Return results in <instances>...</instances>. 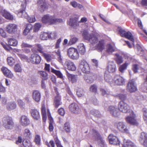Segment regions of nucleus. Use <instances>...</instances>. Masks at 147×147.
Returning a JSON list of instances; mask_svg holds the SVG:
<instances>
[{
    "label": "nucleus",
    "instance_id": "nucleus-1",
    "mask_svg": "<svg viewBox=\"0 0 147 147\" xmlns=\"http://www.w3.org/2000/svg\"><path fill=\"white\" fill-rule=\"evenodd\" d=\"M82 35L84 39L88 40L93 45H95V49L98 51L102 52L104 49L105 47L104 40L99 39L97 35L93 33L89 34L87 32L84 31Z\"/></svg>",
    "mask_w": 147,
    "mask_h": 147
},
{
    "label": "nucleus",
    "instance_id": "nucleus-2",
    "mask_svg": "<svg viewBox=\"0 0 147 147\" xmlns=\"http://www.w3.org/2000/svg\"><path fill=\"white\" fill-rule=\"evenodd\" d=\"M43 23L49 25L54 24L57 22H61L62 20L56 18L55 17L48 14L44 15L42 18Z\"/></svg>",
    "mask_w": 147,
    "mask_h": 147
},
{
    "label": "nucleus",
    "instance_id": "nucleus-3",
    "mask_svg": "<svg viewBox=\"0 0 147 147\" xmlns=\"http://www.w3.org/2000/svg\"><path fill=\"white\" fill-rule=\"evenodd\" d=\"M2 122L3 126L7 129H11L14 126L12 118L8 116H5L3 117Z\"/></svg>",
    "mask_w": 147,
    "mask_h": 147
},
{
    "label": "nucleus",
    "instance_id": "nucleus-4",
    "mask_svg": "<svg viewBox=\"0 0 147 147\" xmlns=\"http://www.w3.org/2000/svg\"><path fill=\"white\" fill-rule=\"evenodd\" d=\"M67 53L69 57L71 59L77 60L79 58V53L76 49L70 48L67 50Z\"/></svg>",
    "mask_w": 147,
    "mask_h": 147
},
{
    "label": "nucleus",
    "instance_id": "nucleus-5",
    "mask_svg": "<svg viewBox=\"0 0 147 147\" xmlns=\"http://www.w3.org/2000/svg\"><path fill=\"white\" fill-rule=\"evenodd\" d=\"M118 107L119 110L123 113H126L129 112V107L125 101H120L118 104Z\"/></svg>",
    "mask_w": 147,
    "mask_h": 147
},
{
    "label": "nucleus",
    "instance_id": "nucleus-6",
    "mask_svg": "<svg viewBox=\"0 0 147 147\" xmlns=\"http://www.w3.org/2000/svg\"><path fill=\"white\" fill-rule=\"evenodd\" d=\"M115 125L119 131L122 132H129L125 123L123 122H117L115 123Z\"/></svg>",
    "mask_w": 147,
    "mask_h": 147
},
{
    "label": "nucleus",
    "instance_id": "nucleus-7",
    "mask_svg": "<svg viewBox=\"0 0 147 147\" xmlns=\"http://www.w3.org/2000/svg\"><path fill=\"white\" fill-rule=\"evenodd\" d=\"M93 135L95 137V139L98 141V145L101 147H105V143L104 141L102 138L98 133L95 130H92Z\"/></svg>",
    "mask_w": 147,
    "mask_h": 147
},
{
    "label": "nucleus",
    "instance_id": "nucleus-8",
    "mask_svg": "<svg viewBox=\"0 0 147 147\" xmlns=\"http://www.w3.org/2000/svg\"><path fill=\"white\" fill-rule=\"evenodd\" d=\"M79 68L85 73L89 72L90 68L88 63L84 60L80 61L79 65Z\"/></svg>",
    "mask_w": 147,
    "mask_h": 147
},
{
    "label": "nucleus",
    "instance_id": "nucleus-9",
    "mask_svg": "<svg viewBox=\"0 0 147 147\" xmlns=\"http://www.w3.org/2000/svg\"><path fill=\"white\" fill-rule=\"evenodd\" d=\"M64 66L69 71H75L76 67L74 63L69 60L66 59L64 64Z\"/></svg>",
    "mask_w": 147,
    "mask_h": 147
},
{
    "label": "nucleus",
    "instance_id": "nucleus-10",
    "mask_svg": "<svg viewBox=\"0 0 147 147\" xmlns=\"http://www.w3.org/2000/svg\"><path fill=\"white\" fill-rule=\"evenodd\" d=\"M70 111L72 113L76 114H80L81 110L78 105L75 103H72L69 107Z\"/></svg>",
    "mask_w": 147,
    "mask_h": 147
},
{
    "label": "nucleus",
    "instance_id": "nucleus-11",
    "mask_svg": "<svg viewBox=\"0 0 147 147\" xmlns=\"http://www.w3.org/2000/svg\"><path fill=\"white\" fill-rule=\"evenodd\" d=\"M136 117L135 115L133 112H132L130 115L126 117V121L127 122L131 124L138 125V123L135 119Z\"/></svg>",
    "mask_w": 147,
    "mask_h": 147
},
{
    "label": "nucleus",
    "instance_id": "nucleus-12",
    "mask_svg": "<svg viewBox=\"0 0 147 147\" xmlns=\"http://www.w3.org/2000/svg\"><path fill=\"white\" fill-rule=\"evenodd\" d=\"M30 60L33 64H38L41 61V57L37 54H33L30 57Z\"/></svg>",
    "mask_w": 147,
    "mask_h": 147
},
{
    "label": "nucleus",
    "instance_id": "nucleus-13",
    "mask_svg": "<svg viewBox=\"0 0 147 147\" xmlns=\"http://www.w3.org/2000/svg\"><path fill=\"white\" fill-rule=\"evenodd\" d=\"M17 26L14 24H10L5 28L6 31L9 34L14 33L17 30Z\"/></svg>",
    "mask_w": 147,
    "mask_h": 147
},
{
    "label": "nucleus",
    "instance_id": "nucleus-14",
    "mask_svg": "<svg viewBox=\"0 0 147 147\" xmlns=\"http://www.w3.org/2000/svg\"><path fill=\"white\" fill-rule=\"evenodd\" d=\"M127 90L130 92H133L137 90V88L134 81L133 80H130L127 87Z\"/></svg>",
    "mask_w": 147,
    "mask_h": 147
},
{
    "label": "nucleus",
    "instance_id": "nucleus-15",
    "mask_svg": "<svg viewBox=\"0 0 147 147\" xmlns=\"http://www.w3.org/2000/svg\"><path fill=\"white\" fill-rule=\"evenodd\" d=\"M139 141L144 147H147V134L144 132H142L140 135Z\"/></svg>",
    "mask_w": 147,
    "mask_h": 147
},
{
    "label": "nucleus",
    "instance_id": "nucleus-16",
    "mask_svg": "<svg viewBox=\"0 0 147 147\" xmlns=\"http://www.w3.org/2000/svg\"><path fill=\"white\" fill-rule=\"evenodd\" d=\"M84 78L87 83H91L96 79V76L92 73L86 74L84 75Z\"/></svg>",
    "mask_w": 147,
    "mask_h": 147
},
{
    "label": "nucleus",
    "instance_id": "nucleus-17",
    "mask_svg": "<svg viewBox=\"0 0 147 147\" xmlns=\"http://www.w3.org/2000/svg\"><path fill=\"white\" fill-rule=\"evenodd\" d=\"M20 123L22 126L26 127L30 124V121L29 119L27 116L23 115L20 117Z\"/></svg>",
    "mask_w": 147,
    "mask_h": 147
},
{
    "label": "nucleus",
    "instance_id": "nucleus-18",
    "mask_svg": "<svg viewBox=\"0 0 147 147\" xmlns=\"http://www.w3.org/2000/svg\"><path fill=\"white\" fill-rule=\"evenodd\" d=\"M38 9L41 12H43L47 8V5L43 0H39L38 1Z\"/></svg>",
    "mask_w": 147,
    "mask_h": 147
},
{
    "label": "nucleus",
    "instance_id": "nucleus-19",
    "mask_svg": "<svg viewBox=\"0 0 147 147\" xmlns=\"http://www.w3.org/2000/svg\"><path fill=\"white\" fill-rule=\"evenodd\" d=\"M113 81L115 83L118 85H121L124 83V78L118 75L115 76L113 79Z\"/></svg>",
    "mask_w": 147,
    "mask_h": 147
},
{
    "label": "nucleus",
    "instance_id": "nucleus-20",
    "mask_svg": "<svg viewBox=\"0 0 147 147\" xmlns=\"http://www.w3.org/2000/svg\"><path fill=\"white\" fill-rule=\"evenodd\" d=\"M78 18L76 17L70 19L67 22V24L73 28H75L79 25L78 22Z\"/></svg>",
    "mask_w": 147,
    "mask_h": 147
},
{
    "label": "nucleus",
    "instance_id": "nucleus-21",
    "mask_svg": "<svg viewBox=\"0 0 147 147\" xmlns=\"http://www.w3.org/2000/svg\"><path fill=\"white\" fill-rule=\"evenodd\" d=\"M1 70L5 76L11 78L13 77V74L11 71L6 67H3L1 68Z\"/></svg>",
    "mask_w": 147,
    "mask_h": 147
},
{
    "label": "nucleus",
    "instance_id": "nucleus-22",
    "mask_svg": "<svg viewBox=\"0 0 147 147\" xmlns=\"http://www.w3.org/2000/svg\"><path fill=\"white\" fill-rule=\"evenodd\" d=\"M0 11L3 16L6 19L10 20H12L13 19V16L5 9L2 8Z\"/></svg>",
    "mask_w": 147,
    "mask_h": 147
},
{
    "label": "nucleus",
    "instance_id": "nucleus-23",
    "mask_svg": "<svg viewBox=\"0 0 147 147\" xmlns=\"http://www.w3.org/2000/svg\"><path fill=\"white\" fill-rule=\"evenodd\" d=\"M108 111L114 117H117L119 115V113L118 109L114 107L110 106L109 108Z\"/></svg>",
    "mask_w": 147,
    "mask_h": 147
},
{
    "label": "nucleus",
    "instance_id": "nucleus-24",
    "mask_svg": "<svg viewBox=\"0 0 147 147\" xmlns=\"http://www.w3.org/2000/svg\"><path fill=\"white\" fill-rule=\"evenodd\" d=\"M108 138L109 143L111 144L116 145L119 143L118 138L112 134L109 136Z\"/></svg>",
    "mask_w": 147,
    "mask_h": 147
},
{
    "label": "nucleus",
    "instance_id": "nucleus-25",
    "mask_svg": "<svg viewBox=\"0 0 147 147\" xmlns=\"http://www.w3.org/2000/svg\"><path fill=\"white\" fill-rule=\"evenodd\" d=\"M32 96L33 99L36 102H38L39 101L41 98V94L38 90H34L32 92Z\"/></svg>",
    "mask_w": 147,
    "mask_h": 147
},
{
    "label": "nucleus",
    "instance_id": "nucleus-26",
    "mask_svg": "<svg viewBox=\"0 0 147 147\" xmlns=\"http://www.w3.org/2000/svg\"><path fill=\"white\" fill-rule=\"evenodd\" d=\"M116 66L114 63L113 61L109 62L107 66V69L108 73H113L115 70Z\"/></svg>",
    "mask_w": 147,
    "mask_h": 147
},
{
    "label": "nucleus",
    "instance_id": "nucleus-27",
    "mask_svg": "<svg viewBox=\"0 0 147 147\" xmlns=\"http://www.w3.org/2000/svg\"><path fill=\"white\" fill-rule=\"evenodd\" d=\"M124 147H136L135 144L129 140L124 139Z\"/></svg>",
    "mask_w": 147,
    "mask_h": 147
},
{
    "label": "nucleus",
    "instance_id": "nucleus-28",
    "mask_svg": "<svg viewBox=\"0 0 147 147\" xmlns=\"http://www.w3.org/2000/svg\"><path fill=\"white\" fill-rule=\"evenodd\" d=\"M30 113L34 119L37 120L40 118L39 113L36 110H31Z\"/></svg>",
    "mask_w": 147,
    "mask_h": 147
},
{
    "label": "nucleus",
    "instance_id": "nucleus-29",
    "mask_svg": "<svg viewBox=\"0 0 147 147\" xmlns=\"http://www.w3.org/2000/svg\"><path fill=\"white\" fill-rule=\"evenodd\" d=\"M24 137L27 139H30L32 137V134L28 129H25L24 132Z\"/></svg>",
    "mask_w": 147,
    "mask_h": 147
},
{
    "label": "nucleus",
    "instance_id": "nucleus-30",
    "mask_svg": "<svg viewBox=\"0 0 147 147\" xmlns=\"http://www.w3.org/2000/svg\"><path fill=\"white\" fill-rule=\"evenodd\" d=\"M115 49L110 44H108L106 47V51L110 54H111L112 53L114 52Z\"/></svg>",
    "mask_w": 147,
    "mask_h": 147
},
{
    "label": "nucleus",
    "instance_id": "nucleus-31",
    "mask_svg": "<svg viewBox=\"0 0 147 147\" xmlns=\"http://www.w3.org/2000/svg\"><path fill=\"white\" fill-rule=\"evenodd\" d=\"M61 98L59 95H57V96H56L54 99V105L55 107L57 108L58 106L61 104V102L60 101Z\"/></svg>",
    "mask_w": 147,
    "mask_h": 147
},
{
    "label": "nucleus",
    "instance_id": "nucleus-32",
    "mask_svg": "<svg viewBox=\"0 0 147 147\" xmlns=\"http://www.w3.org/2000/svg\"><path fill=\"white\" fill-rule=\"evenodd\" d=\"M16 107V105L14 102H8L7 105V109L9 110H11L15 109Z\"/></svg>",
    "mask_w": 147,
    "mask_h": 147
},
{
    "label": "nucleus",
    "instance_id": "nucleus-33",
    "mask_svg": "<svg viewBox=\"0 0 147 147\" xmlns=\"http://www.w3.org/2000/svg\"><path fill=\"white\" fill-rule=\"evenodd\" d=\"M104 79L105 81L109 83L111 82L112 81L111 76L108 72H105L104 74Z\"/></svg>",
    "mask_w": 147,
    "mask_h": 147
},
{
    "label": "nucleus",
    "instance_id": "nucleus-34",
    "mask_svg": "<svg viewBox=\"0 0 147 147\" xmlns=\"http://www.w3.org/2000/svg\"><path fill=\"white\" fill-rule=\"evenodd\" d=\"M78 48L80 54L82 55H84L86 51L84 45L82 43L79 44L78 46Z\"/></svg>",
    "mask_w": 147,
    "mask_h": 147
},
{
    "label": "nucleus",
    "instance_id": "nucleus-35",
    "mask_svg": "<svg viewBox=\"0 0 147 147\" xmlns=\"http://www.w3.org/2000/svg\"><path fill=\"white\" fill-rule=\"evenodd\" d=\"M32 27V26L31 24H27L26 28L23 32L24 34L25 35H27L31 30Z\"/></svg>",
    "mask_w": 147,
    "mask_h": 147
},
{
    "label": "nucleus",
    "instance_id": "nucleus-36",
    "mask_svg": "<svg viewBox=\"0 0 147 147\" xmlns=\"http://www.w3.org/2000/svg\"><path fill=\"white\" fill-rule=\"evenodd\" d=\"M38 73L42 78V80H47L48 79V74L45 71H39Z\"/></svg>",
    "mask_w": 147,
    "mask_h": 147
},
{
    "label": "nucleus",
    "instance_id": "nucleus-37",
    "mask_svg": "<svg viewBox=\"0 0 147 147\" xmlns=\"http://www.w3.org/2000/svg\"><path fill=\"white\" fill-rule=\"evenodd\" d=\"M78 40V39L74 36H71L68 44L69 45H72L76 43Z\"/></svg>",
    "mask_w": 147,
    "mask_h": 147
},
{
    "label": "nucleus",
    "instance_id": "nucleus-38",
    "mask_svg": "<svg viewBox=\"0 0 147 147\" xmlns=\"http://www.w3.org/2000/svg\"><path fill=\"white\" fill-rule=\"evenodd\" d=\"M124 37L128 39L133 42V45H134V39L133 38V35L130 32H126Z\"/></svg>",
    "mask_w": 147,
    "mask_h": 147
},
{
    "label": "nucleus",
    "instance_id": "nucleus-39",
    "mask_svg": "<svg viewBox=\"0 0 147 147\" xmlns=\"http://www.w3.org/2000/svg\"><path fill=\"white\" fill-rule=\"evenodd\" d=\"M18 15L20 17L24 18L26 19L28 16L25 11L24 10H20L19 11L18 13Z\"/></svg>",
    "mask_w": 147,
    "mask_h": 147
},
{
    "label": "nucleus",
    "instance_id": "nucleus-40",
    "mask_svg": "<svg viewBox=\"0 0 147 147\" xmlns=\"http://www.w3.org/2000/svg\"><path fill=\"white\" fill-rule=\"evenodd\" d=\"M115 56H116L115 60L118 64H119L123 63V59L121 56H119L118 53L115 54Z\"/></svg>",
    "mask_w": 147,
    "mask_h": 147
},
{
    "label": "nucleus",
    "instance_id": "nucleus-41",
    "mask_svg": "<svg viewBox=\"0 0 147 147\" xmlns=\"http://www.w3.org/2000/svg\"><path fill=\"white\" fill-rule=\"evenodd\" d=\"M8 44L11 46H16L18 44V41L15 39L13 38L8 39Z\"/></svg>",
    "mask_w": 147,
    "mask_h": 147
},
{
    "label": "nucleus",
    "instance_id": "nucleus-42",
    "mask_svg": "<svg viewBox=\"0 0 147 147\" xmlns=\"http://www.w3.org/2000/svg\"><path fill=\"white\" fill-rule=\"evenodd\" d=\"M90 113L92 115L97 117H100L101 116V115L99 112L97 110H91L90 111Z\"/></svg>",
    "mask_w": 147,
    "mask_h": 147
},
{
    "label": "nucleus",
    "instance_id": "nucleus-43",
    "mask_svg": "<svg viewBox=\"0 0 147 147\" xmlns=\"http://www.w3.org/2000/svg\"><path fill=\"white\" fill-rule=\"evenodd\" d=\"M14 69L16 72H21L22 71V69L20 64L18 63L16 64L14 66Z\"/></svg>",
    "mask_w": 147,
    "mask_h": 147
},
{
    "label": "nucleus",
    "instance_id": "nucleus-44",
    "mask_svg": "<svg viewBox=\"0 0 147 147\" xmlns=\"http://www.w3.org/2000/svg\"><path fill=\"white\" fill-rule=\"evenodd\" d=\"M129 64L127 63H125L121 65L119 67V70L121 73H123L124 71L125 70L127 66Z\"/></svg>",
    "mask_w": 147,
    "mask_h": 147
},
{
    "label": "nucleus",
    "instance_id": "nucleus-45",
    "mask_svg": "<svg viewBox=\"0 0 147 147\" xmlns=\"http://www.w3.org/2000/svg\"><path fill=\"white\" fill-rule=\"evenodd\" d=\"M76 94L78 97H82L84 95V92L82 88H78L77 90Z\"/></svg>",
    "mask_w": 147,
    "mask_h": 147
},
{
    "label": "nucleus",
    "instance_id": "nucleus-46",
    "mask_svg": "<svg viewBox=\"0 0 147 147\" xmlns=\"http://www.w3.org/2000/svg\"><path fill=\"white\" fill-rule=\"evenodd\" d=\"M68 77L72 83H74L77 82L78 79L77 76V75L69 74L68 76Z\"/></svg>",
    "mask_w": 147,
    "mask_h": 147
},
{
    "label": "nucleus",
    "instance_id": "nucleus-47",
    "mask_svg": "<svg viewBox=\"0 0 147 147\" xmlns=\"http://www.w3.org/2000/svg\"><path fill=\"white\" fill-rule=\"evenodd\" d=\"M35 45L37 48V51L42 54L43 53L44 51H43L44 48L41 45L39 44H36Z\"/></svg>",
    "mask_w": 147,
    "mask_h": 147
},
{
    "label": "nucleus",
    "instance_id": "nucleus-48",
    "mask_svg": "<svg viewBox=\"0 0 147 147\" xmlns=\"http://www.w3.org/2000/svg\"><path fill=\"white\" fill-rule=\"evenodd\" d=\"M51 71L54 73L58 77L61 79L63 78V75L59 71L55 70L52 68L51 69Z\"/></svg>",
    "mask_w": 147,
    "mask_h": 147
},
{
    "label": "nucleus",
    "instance_id": "nucleus-49",
    "mask_svg": "<svg viewBox=\"0 0 147 147\" xmlns=\"http://www.w3.org/2000/svg\"><path fill=\"white\" fill-rule=\"evenodd\" d=\"M40 37L42 40H47L49 38V33L47 32H44L40 35Z\"/></svg>",
    "mask_w": 147,
    "mask_h": 147
},
{
    "label": "nucleus",
    "instance_id": "nucleus-50",
    "mask_svg": "<svg viewBox=\"0 0 147 147\" xmlns=\"http://www.w3.org/2000/svg\"><path fill=\"white\" fill-rule=\"evenodd\" d=\"M142 112L143 113V119L146 123L147 124V109L145 108H143Z\"/></svg>",
    "mask_w": 147,
    "mask_h": 147
},
{
    "label": "nucleus",
    "instance_id": "nucleus-51",
    "mask_svg": "<svg viewBox=\"0 0 147 147\" xmlns=\"http://www.w3.org/2000/svg\"><path fill=\"white\" fill-rule=\"evenodd\" d=\"M7 61L8 64L10 66H13L14 63V60L11 57H9L7 58Z\"/></svg>",
    "mask_w": 147,
    "mask_h": 147
},
{
    "label": "nucleus",
    "instance_id": "nucleus-52",
    "mask_svg": "<svg viewBox=\"0 0 147 147\" xmlns=\"http://www.w3.org/2000/svg\"><path fill=\"white\" fill-rule=\"evenodd\" d=\"M23 144L25 147H32V145L30 142L28 140H24L23 142Z\"/></svg>",
    "mask_w": 147,
    "mask_h": 147
},
{
    "label": "nucleus",
    "instance_id": "nucleus-53",
    "mask_svg": "<svg viewBox=\"0 0 147 147\" xmlns=\"http://www.w3.org/2000/svg\"><path fill=\"white\" fill-rule=\"evenodd\" d=\"M42 56L48 61H50L51 60V56L49 54L45 53L44 52L42 54Z\"/></svg>",
    "mask_w": 147,
    "mask_h": 147
},
{
    "label": "nucleus",
    "instance_id": "nucleus-54",
    "mask_svg": "<svg viewBox=\"0 0 147 147\" xmlns=\"http://www.w3.org/2000/svg\"><path fill=\"white\" fill-rule=\"evenodd\" d=\"M118 96L119 98L121 100V101H124L127 98V96L125 94H120L118 95Z\"/></svg>",
    "mask_w": 147,
    "mask_h": 147
},
{
    "label": "nucleus",
    "instance_id": "nucleus-55",
    "mask_svg": "<svg viewBox=\"0 0 147 147\" xmlns=\"http://www.w3.org/2000/svg\"><path fill=\"white\" fill-rule=\"evenodd\" d=\"M64 129L67 132H70V126L69 123V122H66L64 124Z\"/></svg>",
    "mask_w": 147,
    "mask_h": 147
},
{
    "label": "nucleus",
    "instance_id": "nucleus-56",
    "mask_svg": "<svg viewBox=\"0 0 147 147\" xmlns=\"http://www.w3.org/2000/svg\"><path fill=\"white\" fill-rule=\"evenodd\" d=\"M17 102L18 105L21 109H23L24 108L25 104L21 100H18Z\"/></svg>",
    "mask_w": 147,
    "mask_h": 147
},
{
    "label": "nucleus",
    "instance_id": "nucleus-57",
    "mask_svg": "<svg viewBox=\"0 0 147 147\" xmlns=\"http://www.w3.org/2000/svg\"><path fill=\"white\" fill-rule=\"evenodd\" d=\"M90 90L94 93H96L97 91V87L95 84L92 85L90 88Z\"/></svg>",
    "mask_w": 147,
    "mask_h": 147
},
{
    "label": "nucleus",
    "instance_id": "nucleus-58",
    "mask_svg": "<svg viewBox=\"0 0 147 147\" xmlns=\"http://www.w3.org/2000/svg\"><path fill=\"white\" fill-rule=\"evenodd\" d=\"M26 19L30 23L34 22L36 21V19L34 16H31V17L28 16V17Z\"/></svg>",
    "mask_w": 147,
    "mask_h": 147
},
{
    "label": "nucleus",
    "instance_id": "nucleus-59",
    "mask_svg": "<svg viewBox=\"0 0 147 147\" xmlns=\"http://www.w3.org/2000/svg\"><path fill=\"white\" fill-rule=\"evenodd\" d=\"M57 36L56 33L55 32H52L49 33V38L53 39L56 38Z\"/></svg>",
    "mask_w": 147,
    "mask_h": 147
},
{
    "label": "nucleus",
    "instance_id": "nucleus-60",
    "mask_svg": "<svg viewBox=\"0 0 147 147\" xmlns=\"http://www.w3.org/2000/svg\"><path fill=\"white\" fill-rule=\"evenodd\" d=\"M119 32L120 34V35L122 37H124L126 32L125 30L121 28H118Z\"/></svg>",
    "mask_w": 147,
    "mask_h": 147
},
{
    "label": "nucleus",
    "instance_id": "nucleus-61",
    "mask_svg": "<svg viewBox=\"0 0 147 147\" xmlns=\"http://www.w3.org/2000/svg\"><path fill=\"white\" fill-rule=\"evenodd\" d=\"M41 26V25L40 23L36 24L34 26V31L35 32H37L40 29Z\"/></svg>",
    "mask_w": 147,
    "mask_h": 147
},
{
    "label": "nucleus",
    "instance_id": "nucleus-62",
    "mask_svg": "<svg viewBox=\"0 0 147 147\" xmlns=\"http://www.w3.org/2000/svg\"><path fill=\"white\" fill-rule=\"evenodd\" d=\"M40 136L38 135H36L34 139V141L36 144L39 145L40 144Z\"/></svg>",
    "mask_w": 147,
    "mask_h": 147
},
{
    "label": "nucleus",
    "instance_id": "nucleus-63",
    "mask_svg": "<svg viewBox=\"0 0 147 147\" xmlns=\"http://www.w3.org/2000/svg\"><path fill=\"white\" fill-rule=\"evenodd\" d=\"M21 46L22 48L26 47L31 48L32 47V45L24 42L22 43Z\"/></svg>",
    "mask_w": 147,
    "mask_h": 147
},
{
    "label": "nucleus",
    "instance_id": "nucleus-64",
    "mask_svg": "<svg viewBox=\"0 0 147 147\" xmlns=\"http://www.w3.org/2000/svg\"><path fill=\"white\" fill-rule=\"evenodd\" d=\"M55 140L57 147H63L61 144L60 141L59 140L57 137L55 138Z\"/></svg>",
    "mask_w": 147,
    "mask_h": 147
}]
</instances>
